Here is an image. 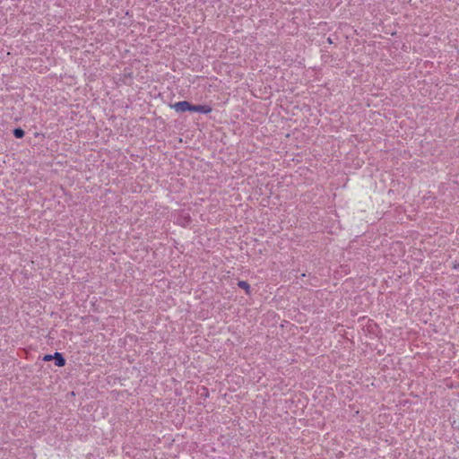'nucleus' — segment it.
Wrapping results in <instances>:
<instances>
[{
  "instance_id": "1",
  "label": "nucleus",
  "mask_w": 459,
  "mask_h": 459,
  "mask_svg": "<svg viewBox=\"0 0 459 459\" xmlns=\"http://www.w3.org/2000/svg\"><path fill=\"white\" fill-rule=\"evenodd\" d=\"M171 108H173L177 113L190 111L202 114H208L212 112V108L209 105H192L186 100L178 101L175 103L171 106Z\"/></svg>"
},
{
  "instance_id": "2",
  "label": "nucleus",
  "mask_w": 459,
  "mask_h": 459,
  "mask_svg": "<svg viewBox=\"0 0 459 459\" xmlns=\"http://www.w3.org/2000/svg\"><path fill=\"white\" fill-rule=\"evenodd\" d=\"M53 360L55 365L58 368L64 367L66 363L64 354L57 351L53 354Z\"/></svg>"
},
{
  "instance_id": "3",
  "label": "nucleus",
  "mask_w": 459,
  "mask_h": 459,
  "mask_svg": "<svg viewBox=\"0 0 459 459\" xmlns=\"http://www.w3.org/2000/svg\"><path fill=\"white\" fill-rule=\"evenodd\" d=\"M238 286L244 290L246 291L247 294H250V285L247 281H238Z\"/></svg>"
},
{
  "instance_id": "4",
  "label": "nucleus",
  "mask_w": 459,
  "mask_h": 459,
  "mask_svg": "<svg viewBox=\"0 0 459 459\" xmlns=\"http://www.w3.org/2000/svg\"><path fill=\"white\" fill-rule=\"evenodd\" d=\"M13 134L15 138L21 139L24 136L25 132L22 127H17L13 130Z\"/></svg>"
},
{
  "instance_id": "5",
  "label": "nucleus",
  "mask_w": 459,
  "mask_h": 459,
  "mask_svg": "<svg viewBox=\"0 0 459 459\" xmlns=\"http://www.w3.org/2000/svg\"><path fill=\"white\" fill-rule=\"evenodd\" d=\"M200 394H201L202 397H204V398L208 397L209 396V390H208V388L205 387V386H203L202 387V392L200 393Z\"/></svg>"
},
{
  "instance_id": "6",
  "label": "nucleus",
  "mask_w": 459,
  "mask_h": 459,
  "mask_svg": "<svg viewBox=\"0 0 459 459\" xmlns=\"http://www.w3.org/2000/svg\"><path fill=\"white\" fill-rule=\"evenodd\" d=\"M43 361H51L53 360V354H46L43 358H42Z\"/></svg>"
},
{
  "instance_id": "7",
  "label": "nucleus",
  "mask_w": 459,
  "mask_h": 459,
  "mask_svg": "<svg viewBox=\"0 0 459 459\" xmlns=\"http://www.w3.org/2000/svg\"><path fill=\"white\" fill-rule=\"evenodd\" d=\"M456 269H459V264L455 266Z\"/></svg>"
}]
</instances>
